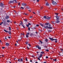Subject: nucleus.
I'll list each match as a JSON object with an SVG mask.
<instances>
[{
	"instance_id": "1",
	"label": "nucleus",
	"mask_w": 63,
	"mask_h": 63,
	"mask_svg": "<svg viewBox=\"0 0 63 63\" xmlns=\"http://www.w3.org/2000/svg\"><path fill=\"white\" fill-rule=\"evenodd\" d=\"M45 25H47L46 26H44V27L46 29L48 28V29H52V27H51V25L48 23H47L45 24Z\"/></svg>"
},
{
	"instance_id": "2",
	"label": "nucleus",
	"mask_w": 63,
	"mask_h": 63,
	"mask_svg": "<svg viewBox=\"0 0 63 63\" xmlns=\"http://www.w3.org/2000/svg\"><path fill=\"white\" fill-rule=\"evenodd\" d=\"M15 2V3H16V0H13L10 1L9 2V4H11V3H14V1Z\"/></svg>"
},
{
	"instance_id": "3",
	"label": "nucleus",
	"mask_w": 63,
	"mask_h": 63,
	"mask_svg": "<svg viewBox=\"0 0 63 63\" xmlns=\"http://www.w3.org/2000/svg\"><path fill=\"white\" fill-rule=\"evenodd\" d=\"M49 39L51 40V41H54V40H55V41H57V40L56 39H53L52 38H49Z\"/></svg>"
},
{
	"instance_id": "4",
	"label": "nucleus",
	"mask_w": 63,
	"mask_h": 63,
	"mask_svg": "<svg viewBox=\"0 0 63 63\" xmlns=\"http://www.w3.org/2000/svg\"><path fill=\"white\" fill-rule=\"evenodd\" d=\"M52 3L53 5H56L57 4V3L55 1H53L52 2Z\"/></svg>"
},
{
	"instance_id": "5",
	"label": "nucleus",
	"mask_w": 63,
	"mask_h": 63,
	"mask_svg": "<svg viewBox=\"0 0 63 63\" xmlns=\"http://www.w3.org/2000/svg\"><path fill=\"white\" fill-rule=\"evenodd\" d=\"M18 62H22L23 61V59H19L18 60Z\"/></svg>"
},
{
	"instance_id": "6",
	"label": "nucleus",
	"mask_w": 63,
	"mask_h": 63,
	"mask_svg": "<svg viewBox=\"0 0 63 63\" xmlns=\"http://www.w3.org/2000/svg\"><path fill=\"white\" fill-rule=\"evenodd\" d=\"M22 6H26V5H27V4L25 3H23L22 4Z\"/></svg>"
},
{
	"instance_id": "7",
	"label": "nucleus",
	"mask_w": 63,
	"mask_h": 63,
	"mask_svg": "<svg viewBox=\"0 0 63 63\" xmlns=\"http://www.w3.org/2000/svg\"><path fill=\"white\" fill-rule=\"evenodd\" d=\"M56 18L57 20H59V17L57 15L56 16Z\"/></svg>"
},
{
	"instance_id": "8",
	"label": "nucleus",
	"mask_w": 63,
	"mask_h": 63,
	"mask_svg": "<svg viewBox=\"0 0 63 63\" xmlns=\"http://www.w3.org/2000/svg\"><path fill=\"white\" fill-rule=\"evenodd\" d=\"M3 5H4V4L2 3H0V7H3Z\"/></svg>"
},
{
	"instance_id": "9",
	"label": "nucleus",
	"mask_w": 63,
	"mask_h": 63,
	"mask_svg": "<svg viewBox=\"0 0 63 63\" xmlns=\"http://www.w3.org/2000/svg\"><path fill=\"white\" fill-rule=\"evenodd\" d=\"M50 18H51V17H49L48 16L47 17V19H48V20H49L50 19Z\"/></svg>"
},
{
	"instance_id": "10",
	"label": "nucleus",
	"mask_w": 63,
	"mask_h": 63,
	"mask_svg": "<svg viewBox=\"0 0 63 63\" xmlns=\"http://www.w3.org/2000/svg\"><path fill=\"white\" fill-rule=\"evenodd\" d=\"M40 13V12L38 10L36 12V13H37V14L39 15V13Z\"/></svg>"
},
{
	"instance_id": "11",
	"label": "nucleus",
	"mask_w": 63,
	"mask_h": 63,
	"mask_svg": "<svg viewBox=\"0 0 63 63\" xmlns=\"http://www.w3.org/2000/svg\"><path fill=\"white\" fill-rule=\"evenodd\" d=\"M6 46L8 47V46H9V44L8 43H6Z\"/></svg>"
},
{
	"instance_id": "12",
	"label": "nucleus",
	"mask_w": 63,
	"mask_h": 63,
	"mask_svg": "<svg viewBox=\"0 0 63 63\" xmlns=\"http://www.w3.org/2000/svg\"><path fill=\"white\" fill-rule=\"evenodd\" d=\"M3 24H4V25H7V22H6L5 21Z\"/></svg>"
},
{
	"instance_id": "13",
	"label": "nucleus",
	"mask_w": 63,
	"mask_h": 63,
	"mask_svg": "<svg viewBox=\"0 0 63 63\" xmlns=\"http://www.w3.org/2000/svg\"><path fill=\"white\" fill-rule=\"evenodd\" d=\"M46 6H49V4H48V3L47 2H46Z\"/></svg>"
},
{
	"instance_id": "14",
	"label": "nucleus",
	"mask_w": 63,
	"mask_h": 63,
	"mask_svg": "<svg viewBox=\"0 0 63 63\" xmlns=\"http://www.w3.org/2000/svg\"><path fill=\"white\" fill-rule=\"evenodd\" d=\"M42 56H43V55H42V54H41L40 55V56L39 57V58H41V57H42Z\"/></svg>"
},
{
	"instance_id": "15",
	"label": "nucleus",
	"mask_w": 63,
	"mask_h": 63,
	"mask_svg": "<svg viewBox=\"0 0 63 63\" xmlns=\"http://www.w3.org/2000/svg\"><path fill=\"white\" fill-rule=\"evenodd\" d=\"M9 18V16H7L5 17V18L6 19H8Z\"/></svg>"
},
{
	"instance_id": "16",
	"label": "nucleus",
	"mask_w": 63,
	"mask_h": 63,
	"mask_svg": "<svg viewBox=\"0 0 63 63\" xmlns=\"http://www.w3.org/2000/svg\"><path fill=\"white\" fill-rule=\"evenodd\" d=\"M43 18H45V19H47V17H46V16H44Z\"/></svg>"
},
{
	"instance_id": "17",
	"label": "nucleus",
	"mask_w": 63,
	"mask_h": 63,
	"mask_svg": "<svg viewBox=\"0 0 63 63\" xmlns=\"http://www.w3.org/2000/svg\"><path fill=\"white\" fill-rule=\"evenodd\" d=\"M56 23H59V20H57L56 21Z\"/></svg>"
},
{
	"instance_id": "18",
	"label": "nucleus",
	"mask_w": 63,
	"mask_h": 63,
	"mask_svg": "<svg viewBox=\"0 0 63 63\" xmlns=\"http://www.w3.org/2000/svg\"><path fill=\"white\" fill-rule=\"evenodd\" d=\"M4 31L5 32H7V33H8V31H7V30H6L5 29L4 30Z\"/></svg>"
},
{
	"instance_id": "19",
	"label": "nucleus",
	"mask_w": 63,
	"mask_h": 63,
	"mask_svg": "<svg viewBox=\"0 0 63 63\" xmlns=\"http://www.w3.org/2000/svg\"><path fill=\"white\" fill-rule=\"evenodd\" d=\"M40 25H41V26H42L43 27L44 26V25H43V24H42L40 23Z\"/></svg>"
},
{
	"instance_id": "20",
	"label": "nucleus",
	"mask_w": 63,
	"mask_h": 63,
	"mask_svg": "<svg viewBox=\"0 0 63 63\" xmlns=\"http://www.w3.org/2000/svg\"><path fill=\"white\" fill-rule=\"evenodd\" d=\"M2 24H3V22H1L0 23V25H2Z\"/></svg>"
},
{
	"instance_id": "21",
	"label": "nucleus",
	"mask_w": 63,
	"mask_h": 63,
	"mask_svg": "<svg viewBox=\"0 0 63 63\" xmlns=\"http://www.w3.org/2000/svg\"><path fill=\"white\" fill-rule=\"evenodd\" d=\"M9 29L10 31H11V27H9Z\"/></svg>"
},
{
	"instance_id": "22",
	"label": "nucleus",
	"mask_w": 63,
	"mask_h": 63,
	"mask_svg": "<svg viewBox=\"0 0 63 63\" xmlns=\"http://www.w3.org/2000/svg\"><path fill=\"white\" fill-rule=\"evenodd\" d=\"M8 33H9V34H10V35H11V32H8Z\"/></svg>"
},
{
	"instance_id": "23",
	"label": "nucleus",
	"mask_w": 63,
	"mask_h": 63,
	"mask_svg": "<svg viewBox=\"0 0 63 63\" xmlns=\"http://www.w3.org/2000/svg\"><path fill=\"white\" fill-rule=\"evenodd\" d=\"M22 25L23 26V28H25V27H24V26L23 25V24H22Z\"/></svg>"
},
{
	"instance_id": "24",
	"label": "nucleus",
	"mask_w": 63,
	"mask_h": 63,
	"mask_svg": "<svg viewBox=\"0 0 63 63\" xmlns=\"http://www.w3.org/2000/svg\"><path fill=\"white\" fill-rule=\"evenodd\" d=\"M38 48L39 49H41V48L40 47H39V46Z\"/></svg>"
},
{
	"instance_id": "25",
	"label": "nucleus",
	"mask_w": 63,
	"mask_h": 63,
	"mask_svg": "<svg viewBox=\"0 0 63 63\" xmlns=\"http://www.w3.org/2000/svg\"><path fill=\"white\" fill-rule=\"evenodd\" d=\"M39 47V46L38 45L36 46V47H37V48H38V47Z\"/></svg>"
},
{
	"instance_id": "26",
	"label": "nucleus",
	"mask_w": 63,
	"mask_h": 63,
	"mask_svg": "<svg viewBox=\"0 0 63 63\" xmlns=\"http://www.w3.org/2000/svg\"><path fill=\"white\" fill-rule=\"evenodd\" d=\"M7 22L9 23V22H10V20H7Z\"/></svg>"
},
{
	"instance_id": "27",
	"label": "nucleus",
	"mask_w": 63,
	"mask_h": 63,
	"mask_svg": "<svg viewBox=\"0 0 63 63\" xmlns=\"http://www.w3.org/2000/svg\"><path fill=\"white\" fill-rule=\"evenodd\" d=\"M53 60L54 61H56V59H53Z\"/></svg>"
},
{
	"instance_id": "28",
	"label": "nucleus",
	"mask_w": 63,
	"mask_h": 63,
	"mask_svg": "<svg viewBox=\"0 0 63 63\" xmlns=\"http://www.w3.org/2000/svg\"><path fill=\"white\" fill-rule=\"evenodd\" d=\"M47 39H45V41L46 42H47L48 41Z\"/></svg>"
},
{
	"instance_id": "29",
	"label": "nucleus",
	"mask_w": 63,
	"mask_h": 63,
	"mask_svg": "<svg viewBox=\"0 0 63 63\" xmlns=\"http://www.w3.org/2000/svg\"><path fill=\"white\" fill-rule=\"evenodd\" d=\"M27 21V19H25V22H26Z\"/></svg>"
},
{
	"instance_id": "30",
	"label": "nucleus",
	"mask_w": 63,
	"mask_h": 63,
	"mask_svg": "<svg viewBox=\"0 0 63 63\" xmlns=\"http://www.w3.org/2000/svg\"><path fill=\"white\" fill-rule=\"evenodd\" d=\"M29 37V36L28 35H27V34H26V37L27 38H28Z\"/></svg>"
},
{
	"instance_id": "31",
	"label": "nucleus",
	"mask_w": 63,
	"mask_h": 63,
	"mask_svg": "<svg viewBox=\"0 0 63 63\" xmlns=\"http://www.w3.org/2000/svg\"><path fill=\"white\" fill-rule=\"evenodd\" d=\"M51 23H53L54 24H55L54 22V21H53Z\"/></svg>"
},
{
	"instance_id": "32",
	"label": "nucleus",
	"mask_w": 63,
	"mask_h": 63,
	"mask_svg": "<svg viewBox=\"0 0 63 63\" xmlns=\"http://www.w3.org/2000/svg\"><path fill=\"white\" fill-rule=\"evenodd\" d=\"M29 33H27L26 35H29Z\"/></svg>"
},
{
	"instance_id": "33",
	"label": "nucleus",
	"mask_w": 63,
	"mask_h": 63,
	"mask_svg": "<svg viewBox=\"0 0 63 63\" xmlns=\"http://www.w3.org/2000/svg\"><path fill=\"white\" fill-rule=\"evenodd\" d=\"M40 42H41V44H42V43H43L42 41H41L40 40Z\"/></svg>"
},
{
	"instance_id": "34",
	"label": "nucleus",
	"mask_w": 63,
	"mask_h": 63,
	"mask_svg": "<svg viewBox=\"0 0 63 63\" xmlns=\"http://www.w3.org/2000/svg\"><path fill=\"white\" fill-rule=\"evenodd\" d=\"M28 25H31V24L30 23H28Z\"/></svg>"
},
{
	"instance_id": "35",
	"label": "nucleus",
	"mask_w": 63,
	"mask_h": 63,
	"mask_svg": "<svg viewBox=\"0 0 63 63\" xmlns=\"http://www.w3.org/2000/svg\"><path fill=\"white\" fill-rule=\"evenodd\" d=\"M30 27H29L28 28V30L29 31H30Z\"/></svg>"
},
{
	"instance_id": "36",
	"label": "nucleus",
	"mask_w": 63,
	"mask_h": 63,
	"mask_svg": "<svg viewBox=\"0 0 63 63\" xmlns=\"http://www.w3.org/2000/svg\"><path fill=\"white\" fill-rule=\"evenodd\" d=\"M26 26H27V27H29V25H26Z\"/></svg>"
},
{
	"instance_id": "37",
	"label": "nucleus",
	"mask_w": 63,
	"mask_h": 63,
	"mask_svg": "<svg viewBox=\"0 0 63 63\" xmlns=\"http://www.w3.org/2000/svg\"><path fill=\"white\" fill-rule=\"evenodd\" d=\"M41 53H42L43 54V53H44L43 52H41Z\"/></svg>"
},
{
	"instance_id": "38",
	"label": "nucleus",
	"mask_w": 63,
	"mask_h": 63,
	"mask_svg": "<svg viewBox=\"0 0 63 63\" xmlns=\"http://www.w3.org/2000/svg\"><path fill=\"white\" fill-rule=\"evenodd\" d=\"M26 8H27V9H29V7L28 6H27L26 7Z\"/></svg>"
},
{
	"instance_id": "39",
	"label": "nucleus",
	"mask_w": 63,
	"mask_h": 63,
	"mask_svg": "<svg viewBox=\"0 0 63 63\" xmlns=\"http://www.w3.org/2000/svg\"><path fill=\"white\" fill-rule=\"evenodd\" d=\"M32 13H33V14H35V15H36V14H35V12H32Z\"/></svg>"
},
{
	"instance_id": "40",
	"label": "nucleus",
	"mask_w": 63,
	"mask_h": 63,
	"mask_svg": "<svg viewBox=\"0 0 63 63\" xmlns=\"http://www.w3.org/2000/svg\"><path fill=\"white\" fill-rule=\"evenodd\" d=\"M46 51L48 52V51H49V50H48V49H47L46 50Z\"/></svg>"
},
{
	"instance_id": "41",
	"label": "nucleus",
	"mask_w": 63,
	"mask_h": 63,
	"mask_svg": "<svg viewBox=\"0 0 63 63\" xmlns=\"http://www.w3.org/2000/svg\"><path fill=\"white\" fill-rule=\"evenodd\" d=\"M61 50L62 51H63V49H61Z\"/></svg>"
},
{
	"instance_id": "42",
	"label": "nucleus",
	"mask_w": 63,
	"mask_h": 63,
	"mask_svg": "<svg viewBox=\"0 0 63 63\" xmlns=\"http://www.w3.org/2000/svg\"><path fill=\"white\" fill-rule=\"evenodd\" d=\"M38 59L39 60H40V59L39 58H38Z\"/></svg>"
},
{
	"instance_id": "43",
	"label": "nucleus",
	"mask_w": 63,
	"mask_h": 63,
	"mask_svg": "<svg viewBox=\"0 0 63 63\" xmlns=\"http://www.w3.org/2000/svg\"><path fill=\"white\" fill-rule=\"evenodd\" d=\"M29 47H30V46H31V45L30 44H29Z\"/></svg>"
},
{
	"instance_id": "44",
	"label": "nucleus",
	"mask_w": 63,
	"mask_h": 63,
	"mask_svg": "<svg viewBox=\"0 0 63 63\" xmlns=\"http://www.w3.org/2000/svg\"><path fill=\"white\" fill-rule=\"evenodd\" d=\"M21 9H24V8H23V7H21Z\"/></svg>"
},
{
	"instance_id": "45",
	"label": "nucleus",
	"mask_w": 63,
	"mask_h": 63,
	"mask_svg": "<svg viewBox=\"0 0 63 63\" xmlns=\"http://www.w3.org/2000/svg\"><path fill=\"white\" fill-rule=\"evenodd\" d=\"M26 60L27 61H28V60H27V58H26Z\"/></svg>"
},
{
	"instance_id": "46",
	"label": "nucleus",
	"mask_w": 63,
	"mask_h": 63,
	"mask_svg": "<svg viewBox=\"0 0 63 63\" xmlns=\"http://www.w3.org/2000/svg\"><path fill=\"white\" fill-rule=\"evenodd\" d=\"M28 42H27L26 43V44H27H27H28Z\"/></svg>"
},
{
	"instance_id": "47",
	"label": "nucleus",
	"mask_w": 63,
	"mask_h": 63,
	"mask_svg": "<svg viewBox=\"0 0 63 63\" xmlns=\"http://www.w3.org/2000/svg\"><path fill=\"white\" fill-rule=\"evenodd\" d=\"M7 37H5V40H7Z\"/></svg>"
},
{
	"instance_id": "48",
	"label": "nucleus",
	"mask_w": 63,
	"mask_h": 63,
	"mask_svg": "<svg viewBox=\"0 0 63 63\" xmlns=\"http://www.w3.org/2000/svg\"><path fill=\"white\" fill-rule=\"evenodd\" d=\"M21 23H22V24H23V23H22V21H21Z\"/></svg>"
},
{
	"instance_id": "49",
	"label": "nucleus",
	"mask_w": 63,
	"mask_h": 63,
	"mask_svg": "<svg viewBox=\"0 0 63 63\" xmlns=\"http://www.w3.org/2000/svg\"><path fill=\"white\" fill-rule=\"evenodd\" d=\"M37 2H38L39 1V0H36Z\"/></svg>"
},
{
	"instance_id": "50",
	"label": "nucleus",
	"mask_w": 63,
	"mask_h": 63,
	"mask_svg": "<svg viewBox=\"0 0 63 63\" xmlns=\"http://www.w3.org/2000/svg\"><path fill=\"white\" fill-rule=\"evenodd\" d=\"M24 14L25 15H28L26 13H24Z\"/></svg>"
},
{
	"instance_id": "51",
	"label": "nucleus",
	"mask_w": 63,
	"mask_h": 63,
	"mask_svg": "<svg viewBox=\"0 0 63 63\" xmlns=\"http://www.w3.org/2000/svg\"><path fill=\"white\" fill-rule=\"evenodd\" d=\"M18 5L19 6V5H20V3H19V2L18 3Z\"/></svg>"
},
{
	"instance_id": "52",
	"label": "nucleus",
	"mask_w": 63,
	"mask_h": 63,
	"mask_svg": "<svg viewBox=\"0 0 63 63\" xmlns=\"http://www.w3.org/2000/svg\"><path fill=\"white\" fill-rule=\"evenodd\" d=\"M4 48H5V47H2V48L3 49H4Z\"/></svg>"
},
{
	"instance_id": "53",
	"label": "nucleus",
	"mask_w": 63,
	"mask_h": 63,
	"mask_svg": "<svg viewBox=\"0 0 63 63\" xmlns=\"http://www.w3.org/2000/svg\"><path fill=\"white\" fill-rule=\"evenodd\" d=\"M55 14L57 15H58V13H55Z\"/></svg>"
},
{
	"instance_id": "54",
	"label": "nucleus",
	"mask_w": 63,
	"mask_h": 63,
	"mask_svg": "<svg viewBox=\"0 0 63 63\" xmlns=\"http://www.w3.org/2000/svg\"><path fill=\"white\" fill-rule=\"evenodd\" d=\"M39 30V31H42V30Z\"/></svg>"
},
{
	"instance_id": "55",
	"label": "nucleus",
	"mask_w": 63,
	"mask_h": 63,
	"mask_svg": "<svg viewBox=\"0 0 63 63\" xmlns=\"http://www.w3.org/2000/svg\"><path fill=\"white\" fill-rule=\"evenodd\" d=\"M39 26V25H36V26Z\"/></svg>"
},
{
	"instance_id": "56",
	"label": "nucleus",
	"mask_w": 63,
	"mask_h": 63,
	"mask_svg": "<svg viewBox=\"0 0 63 63\" xmlns=\"http://www.w3.org/2000/svg\"><path fill=\"white\" fill-rule=\"evenodd\" d=\"M46 58H48V56H46Z\"/></svg>"
},
{
	"instance_id": "57",
	"label": "nucleus",
	"mask_w": 63,
	"mask_h": 63,
	"mask_svg": "<svg viewBox=\"0 0 63 63\" xmlns=\"http://www.w3.org/2000/svg\"><path fill=\"white\" fill-rule=\"evenodd\" d=\"M14 12L16 13V11H14Z\"/></svg>"
},
{
	"instance_id": "58",
	"label": "nucleus",
	"mask_w": 63,
	"mask_h": 63,
	"mask_svg": "<svg viewBox=\"0 0 63 63\" xmlns=\"http://www.w3.org/2000/svg\"><path fill=\"white\" fill-rule=\"evenodd\" d=\"M57 40H56V41H55V43H57Z\"/></svg>"
},
{
	"instance_id": "59",
	"label": "nucleus",
	"mask_w": 63,
	"mask_h": 63,
	"mask_svg": "<svg viewBox=\"0 0 63 63\" xmlns=\"http://www.w3.org/2000/svg\"><path fill=\"white\" fill-rule=\"evenodd\" d=\"M48 32H51V31L48 30Z\"/></svg>"
},
{
	"instance_id": "60",
	"label": "nucleus",
	"mask_w": 63,
	"mask_h": 63,
	"mask_svg": "<svg viewBox=\"0 0 63 63\" xmlns=\"http://www.w3.org/2000/svg\"><path fill=\"white\" fill-rule=\"evenodd\" d=\"M8 38H9V39H10V38H11V37H10V36L8 37Z\"/></svg>"
},
{
	"instance_id": "61",
	"label": "nucleus",
	"mask_w": 63,
	"mask_h": 63,
	"mask_svg": "<svg viewBox=\"0 0 63 63\" xmlns=\"http://www.w3.org/2000/svg\"><path fill=\"white\" fill-rule=\"evenodd\" d=\"M1 42H2L1 40H0V43H1Z\"/></svg>"
},
{
	"instance_id": "62",
	"label": "nucleus",
	"mask_w": 63,
	"mask_h": 63,
	"mask_svg": "<svg viewBox=\"0 0 63 63\" xmlns=\"http://www.w3.org/2000/svg\"><path fill=\"white\" fill-rule=\"evenodd\" d=\"M16 45H17L16 44H15V46H16Z\"/></svg>"
},
{
	"instance_id": "63",
	"label": "nucleus",
	"mask_w": 63,
	"mask_h": 63,
	"mask_svg": "<svg viewBox=\"0 0 63 63\" xmlns=\"http://www.w3.org/2000/svg\"><path fill=\"white\" fill-rule=\"evenodd\" d=\"M43 63H46V62H44Z\"/></svg>"
},
{
	"instance_id": "64",
	"label": "nucleus",
	"mask_w": 63,
	"mask_h": 63,
	"mask_svg": "<svg viewBox=\"0 0 63 63\" xmlns=\"http://www.w3.org/2000/svg\"><path fill=\"white\" fill-rule=\"evenodd\" d=\"M35 63H38V62H35Z\"/></svg>"
}]
</instances>
